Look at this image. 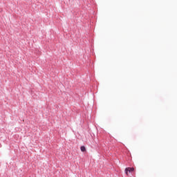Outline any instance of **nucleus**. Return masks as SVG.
<instances>
[{
    "label": "nucleus",
    "mask_w": 177,
    "mask_h": 177,
    "mask_svg": "<svg viewBox=\"0 0 177 177\" xmlns=\"http://www.w3.org/2000/svg\"><path fill=\"white\" fill-rule=\"evenodd\" d=\"M80 150H81V151H86V148H85V146H82L81 147H80Z\"/></svg>",
    "instance_id": "obj_2"
},
{
    "label": "nucleus",
    "mask_w": 177,
    "mask_h": 177,
    "mask_svg": "<svg viewBox=\"0 0 177 177\" xmlns=\"http://www.w3.org/2000/svg\"><path fill=\"white\" fill-rule=\"evenodd\" d=\"M135 171V168L133 167H127L124 170L126 175H128V172H133Z\"/></svg>",
    "instance_id": "obj_1"
}]
</instances>
